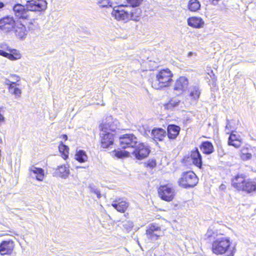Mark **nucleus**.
<instances>
[{
  "mask_svg": "<svg viewBox=\"0 0 256 256\" xmlns=\"http://www.w3.org/2000/svg\"><path fill=\"white\" fill-rule=\"evenodd\" d=\"M47 8V2L44 0H30L24 5L17 4L13 6L15 16L19 19L27 20L31 18L34 12H42Z\"/></svg>",
  "mask_w": 256,
  "mask_h": 256,
  "instance_id": "nucleus-1",
  "label": "nucleus"
},
{
  "mask_svg": "<svg viewBox=\"0 0 256 256\" xmlns=\"http://www.w3.org/2000/svg\"><path fill=\"white\" fill-rule=\"evenodd\" d=\"M126 4H120L114 6L112 12V16L118 21L126 22L130 20L138 22L140 20L142 10L140 8H126Z\"/></svg>",
  "mask_w": 256,
  "mask_h": 256,
  "instance_id": "nucleus-2",
  "label": "nucleus"
},
{
  "mask_svg": "<svg viewBox=\"0 0 256 256\" xmlns=\"http://www.w3.org/2000/svg\"><path fill=\"white\" fill-rule=\"evenodd\" d=\"M244 174H238L232 179V184L238 190L250 193L256 191V182L251 179H246Z\"/></svg>",
  "mask_w": 256,
  "mask_h": 256,
  "instance_id": "nucleus-3",
  "label": "nucleus"
},
{
  "mask_svg": "<svg viewBox=\"0 0 256 256\" xmlns=\"http://www.w3.org/2000/svg\"><path fill=\"white\" fill-rule=\"evenodd\" d=\"M230 244L228 238H218L212 242V252L217 255L228 253L227 256H234V250L230 247Z\"/></svg>",
  "mask_w": 256,
  "mask_h": 256,
  "instance_id": "nucleus-4",
  "label": "nucleus"
},
{
  "mask_svg": "<svg viewBox=\"0 0 256 256\" xmlns=\"http://www.w3.org/2000/svg\"><path fill=\"white\" fill-rule=\"evenodd\" d=\"M172 76L173 74L168 68L160 70L152 82V87L158 90L168 86L172 81Z\"/></svg>",
  "mask_w": 256,
  "mask_h": 256,
  "instance_id": "nucleus-5",
  "label": "nucleus"
},
{
  "mask_svg": "<svg viewBox=\"0 0 256 256\" xmlns=\"http://www.w3.org/2000/svg\"><path fill=\"white\" fill-rule=\"evenodd\" d=\"M198 182L196 174L192 171L184 172L178 180L179 185L188 188L194 186Z\"/></svg>",
  "mask_w": 256,
  "mask_h": 256,
  "instance_id": "nucleus-6",
  "label": "nucleus"
},
{
  "mask_svg": "<svg viewBox=\"0 0 256 256\" xmlns=\"http://www.w3.org/2000/svg\"><path fill=\"white\" fill-rule=\"evenodd\" d=\"M132 154L138 160H142L147 158L150 152V147L148 144L138 141L136 146L132 148Z\"/></svg>",
  "mask_w": 256,
  "mask_h": 256,
  "instance_id": "nucleus-7",
  "label": "nucleus"
},
{
  "mask_svg": "<svg viewBox=\"0 0 256 256\" xmlns=\"http://www.w3.org/2000/svg\"><path fill=\"white\" fill-rule=\"evenodd\" d=\"M138 143V138L132 134H124L119 137V144L123 149L133 148Z\"/></svg>",
  "mask_w": 256,
  "mask_h": 256,
  "instance_id": "nucleus-8",
  "label": "nucleus"
},
{
  "mask_svg": "<svg viewBox=\"0 0 256 256\" xmlns=\"http://www.w3.org/2000/svg\"><path fill=\"white\" fill-rule=\"evenodd\" d=\"M118 120L108 116L102 120L100 125V131L112 133L118 128Z\"/></svg>",
  "mask_w": 256,
  "mask_h": 256,
  "instance_id": "nucleus-9",
  "label": "nucleus"
},
{
  "mask_svg": "<svg viewBox=\"0 0 256 256\" xmlns=\"http://www.w3.org/2000/svg\"><path fill=\"white\" fill-rule=\"evenodd\" d=\"M162 232L160 226L156 224H150L146 230V235L148 239L151 242L157 240L162 236Z\"/></svg>",
  "mask_w": 256,
  "mask_h": 256,
  "instance_id": "nucleus-10",
  "label": "nucleus"
},
{
  "mask_svg": "<svg viewBox=\"0 0 256 256\" xmlns=\"http://www.w3.org/2000/svg\"><path fill=\"white\" fill-rule=\"evenodd\" d=\"M158 192L160 198L165 201L170 202L174 198V190L168 185L161 186Z\"/></svg>",
  "mask_w": 256,
  "mask_h": 256,
  "instance_id": "nucleus-11",
  "label": "nucleus"
},
{
  "mask_svg": "<svg viewBox=\"0 0 256 256\" xmlns=\"http://www.w3.org/2000/svg\"><path fill=\"white\" fill-rule=\"evenodd\" d=\"M15 22L12 16H7L0 20V29L4 32H10L14 29Z\"/></svg>",
  "mask_w": 256,
  "mask_h": 256,
  "instance_id": "nucleus-12",
  "label": "nucleus"
},
{
  "mask_svg": "<svg viewBox=\"0 0 256 256\" xmlns=\"http://www.w3.org/2000/svg\"><path fill=\"white\" fill-rule=\"evenodd\" d=\"M149 134H150L152 138L155 142L163 140L166 135V131L162 128H154L151 132L150 130H146L144 135L147 136Z\"/></svg>",
  "mask_w": 256,
  "mask_h": 256,
  "instance_id": "nucleus-13",
  "label": "nucleus"
},
{
  "mask_svg": "<svg viewBox=\"0 0 256 256\" xmlns=\"http://www.w3.org/2000/svg\"><path fill=\"white\" fill-rule=\"evenodd\" d=\"M101 146L108 148L114 144V134L112 132H106L100 131Z\"/></svg>",
  "mask_w": 256,
  "mask_h": 256,
  "instance_id": "nucleus-14",
  "label": "nucleus"
},
{
  "mask_svg": "<svg viewBox=\"0 0 256 256\" xmlns=\"http://www.w3.org/2000/svg\"><path fill=\"white\" fill-rule=\"evenodd\" d=\"M188 80L186 76H180L174 84V90L178 94L182 93L188 86Z\"/></svg>",
  "mask_w": 256,
  "mask_h": 256,
  "instance_id": "nucleus-15",
  "label": "nucleus"
},
{
  "mask_svg": "<svg viewBox=\"0 0 256 256\" xmlns=\"http://www.w3.org/2000/svg\"><path fill=\"white\" fill-rule=\"evenodd\" d=\"M14 248L13 241L10 240H4L0 244V254L2 255L10 254Z\"/></svg>",
  "mask_w": 256,
  "mask_h": 256,
  "instance_id": "nucleus-16",
  "label": "nucleus"
},
{
  "mask_svg": "<svg viewBox=\"0 0 256 256\" xmlns=\"http://www.w3.org/2000/svg\"><path fill=\"white\" fill-rule=\"evenodd\" d=\"M69 174V167L65 164L58 166L54 173V176H59L64 179L66 178Z\"/></svg>",
  "mask_w": 256,
  "mask_h": 256,
  "instance_id": "nucleus-17",
  "label": "nucleus"
},
{
  "mask_svg": "<svg viewBox=\"0 0 256 256\" xmlns=\"http://www.w3.org/2000/svg\"><path fill=\"white\" fill-rule=\"evenodd\" d=\"M188 96L192 100L196 102L200 95L201 90L198 86H192L188 90Z\"/></svg>",
  "mask_w": 256,
  "mask_h": 256,
  "instance_id": "nucleus-18",
  "label": "nucleus"
},
{
  "mask_svg": "<svg viewBox=\"0 0 256 256\" xmlns=\"http://www.w3.org/2000/svg\"><path fill=\"white\" fill-rule=\"evenodd\" d=\"M190 158L192 160L193 164L199 168L202 166V158L198 148H196L194 150L191 152Z\"/></svg>",
  "mask_w": 256,
  "mask_h": 256,
  "instance_id": "nucleus-19",
  "label": "nucleus"
},
{
  "mask_svg": "<svg viewBox=\"0 0 256 256\" xmlns=\"http://www.w3.org/2000/svg\"><path fill=\"white\" fill-rule=\"evenodd\" d=\"M168 136L169 139L174 140L178 135L180 131V128L175 124H170L167 128Z\"/></svg>",
  "mask_w": 256,
  "mask_h": 256,
  "instance_id": "nucleus-20",
  "label": "nucleus"
},
{
  "mask_svg": "<svg viewBox=\"0 0 256 256\" xmlns=\"http://www.w3.org/2000/svg\"><path fill=\"white\" fill-rule=\"evenodd\" d=\"M241 144L242 142L240 136L232 132L229 136L228 144L238 148L241 146Z\"/></svg>",
  "mask_w": 256,
  "mask_h": 256,
  "instance_id": "nucleus-21",
  "label": "nucleus"
},
{
  "mask_svg": "<svg viewBox=\"0 0 256 256\" xmlns=\"http://www.w3.org/2000/svg\"><path fill=\"white\" fill-rule=\"evenodd\" d=\"M14 31L16 36L20 39H24L26 36V32L25 26L22 24H18L14 26Z\"/></svg>",
  "mask_w": 256,
  "mask_h": 256,
  "instance_id": "nucleus-22",
  "label": "nucleus"
},
{
  "mask_svg": "<svg viewBox=\"0 0 256 256\" xmlns=\"http://www.w3.org/2000/svg\"><path fill=\"white\" fill-rule=\"evenodd\" d=\"M188 24L190 26L199 28L202 27L204 22L200 18L194 16L188 18Z\"/></svg>",
  "mask_w": 256,
  "mask_h": 256,
  "instance_id": "nucleus-23",
  "label": "nucleus"
},
{
  "mask_svg": "<svg viewBox=\"0 0 256 256\" xmlns=\"http://www.w3.org/2000/svg\"><path fill=\"white\" fill-rule=\"evenodd\" d=\"M112 206L118 212H124L128 206V204L125 201L120 200L114 201Z\"/></svg>",
  "mask_w": 256,
  "mask_h": 256,
  "instance_id": "nucleus-24",
  "label": "nucleus"
},
{
  "mask_svg": "<svg viewBox=\"0 0 256 256\" xmlns=\"http://www.w3.org/2000/svg\"><path fill=\"white\" fill-rule=\"evenodd\" d=\"M30 171L33 174L32 177H36V179L38 181H42L44 178V170L42 168H38L34 166H32Z\"/></svg>",
  "mask_w": 256,
  "mask_h": 256,
  "instance_id": "nucleus-25",
  "label": "nucleus"
},
{
  "mask_svg": "<svg viewBox=\"0 0 256 256\" xmlns=\"http://www.w3.org/2000/svg\"><path fill=\"white\" fill-rule=\"evenodd\" d=\"M200 150L203 153L210 154L214 152V148L212 143L209 141H205L202 143Z\"/></svg>",
  "mask_w": 256,
  "mask_h": 256,
  "instance_id": "nucleus-26",
  "label": "nucleus"
},
{
  "mask_svg": "<svg viewBox=\"0 0 256 256\" xmlns=\"http://www.w3.org/2000/svg\"><path fill=\"white\" fill-rule=\"evenodd\" d=\"M188 7L191 12H197L200 8V4L198 0H190Z\"/></svg>",
  "mask_w": 256,
  "mask_h": 256,
  "instance_id": "nucleus-27",
  "label": "nucleus"
},
{
  "mask_svg": "<svg viewBox=\"0 0 256 256\" xmlns=\"http://www.w3.org/2000/svg\"><path fill=\"white\" fill-rule=\"evenodd\" d=\"M124 4H126V8H138L140 4H141L142 0H124Z\"/></svg>",
  "mask_w": 256,
  "mask_h": 256,
  "instance_id": "nucleus-28",
  "label": "nucleus"
},
{
  "mask_svg": "<svg viewBox=\"0 0 256 256\" xmlns=\"http://www.w3.org/2000/svg\"><path fill=\"white\" fill-rule=\"evenodd\" d=\"M76 159L80 162H84L87 160L88 156L86 152L83 150H79L75 156Z\"/></svg>",
  "mask_w": 256,
  "mask_h": 256,
  "instance_id": "nucleus-29",
  "label": "nucleus"
},
{
  "mask_svg": "<svg viewBox=\"0 0 256 256\" xmlns=\"http://www.w3.org/2000/svg\"><path fill=\"white\" fill-rule=\"evenodd\" d=\"M11 52H7V55L6 58H8L10 60H15L20 58L21 55L18 51L13 50H10Z\"/></svg>",
  "mask_w": 256,
  "mask_h": 256,
  "instance_id": "nucleus-30",
  "label": "nucleus"
},
{
  "mask_svg": "<svg viewBox=\"0 0 256 256\" xmlns=\"http://www.w3.org/2000/svg\"><path fill=\"white\" fill-rule=\"evenodd\" d=\"M180 101L176 98H172L170 100L168 103L164 105L165 108L167 110H172L174 108L178 106Z\"/></svg>",
  "mask_w": 256,
  "mask_h": 256,
  "instance_id": "nucleus-31",
  "label": "nucleus"
},
{
  "mask_svg": "<svg viewBox=\"0 0 256 256\" xmlns=\"http://www.w3.org/2000/svg\"><path fill=\"white\" fill-rule=\"evenodd\" d=\"M58 149L62 154V158L66 160L68 158V147L62 142L58 146Z\"/></svg>",
  "mask_w": 256,
  "mask_h": 256,
  "instance_id": "nucleus-32",
  "label": "nucleus"
},
{
  "mask_svg": "<svg viewBox=\"0 0 256 256\" xmlns=\"http://www.w3.org/2000/svg\"><path fill=\"white\" fill-rule=\"evenodd\" d=\"M16 82H12L8 86V90L11 94H14L16 96L20 97L22 91L19 88H16Z\"/></svg>",
  "mask_w": 256,
  "mask_h": 256,
  "instance_id": "nucleus-33",
  "label": "nucleus"
},
{
  "mask_svg": "<svg viewBox=\"0 0 256 256\" xmlns=\"http://www.w3.org/2000/svg\"><path fill=\"white\" fill-rule=\"evenodd\" d=\"M27 20H29L28 28L29 30H34L37 28L38 27V22L36 21V20L33 16V14L32 15L30 18L27 19Z\"/></svg>",
  "mask_w": 256,
  "mask_h": 256,
  "instance_id": "nucleus-34",
  "label": "nucleus"
},
{
  "mask_svg": "<svg viewBox=\"0 0 256 256\" xmlns=\"http://www.w3.org/2000/svg\"><path fill=\"white\" fill-rule=\"evenodd\" d=\"M114 156L118 158L128 157L130 154V152L126 150H114Z\"/></svg>",
  "mask_w": 256,
  "mask_h": 256,
  "instance_id": "nucleus-35",
  "label": "nucleus"
},
{
  "mask_svg": "<svg viewBox=\"0 0 256 256\" xmlns=\"http://www.w3.org/2000/svg\"><path fill=\"white\" fill-rule=\"evenodd\" d=\"M88 188L90 190V192L94 193L96 194L97 196V198H101V194L100 191L96 188V186L90 184L88 186Z\"/></svg>",
  "mask_w": 256,
  "mask_h": 256,
  "instance_id": "nucleus-36",
  "label": "nucleus"
},
{
  "mask_svg": "<svg viewBox=\"0 0 256 256\" xmlns=\"http://www.w3.org/2000/svg\"><path fill=\"white\" fill-rule=\"evenodd\" d=\"M98 4L101 8L112 6L110 0H100L98 2Z\"/></svg>",
  "mask_w": 256,
  "mask_h": 256,
  "instance_id": "nucleus-37",
  "label": "nucleus"
},
{
  "mask_svg": "<svg viewBox=\"0 0 256 256\" xmlns=\"http://www.w3.org/2000/svg\"><path fill=\"white\" fill-rule=\"evenodd\" d=\"M146 164L147 167H149L150 168H153L156 165V160L154 159L149 160Z\"/></svg>",
  "mask_w": 256,
  "mask_h": 256,
  "instance_id": "nucleus-38",
  "label": "nucleus"
},
{
  "mask_svg": "<svg viewBox=\"0 0 256 256\" xmlns=\"http://www.w3.org/2000/svg\"><path fill=\"white\" fill-rule=\"evenodd\" d=\"M241 158L243 160H246L250 159L252 158V154L250 153H242Z\"/></svg>",
  "mask_w": 256,
  "mask_h": 256,
  "instance_id": "nucleus-39",
  "label": "nucleus"
},
{
  "mask_svg": "<svg viewBox=\"0 0 256 256\" xmlns=\"http://www.w3.org/2000/svg\"><path fill=\"white\" fill-rule=\"evenodd\" d=\"M7 55V52H6L5 51L0 50V56H2L4 57H6Z\"/></svg>",
  "mask_w": 256,
  "mask_h": 256,
  "instance_id": "nucleus-40",
  "label": "nucleus"
},
{
  "mask_svg": "<svg viewBox=\"0 0 256 256\" xmlns=\"http://www.w3.org/2000/svg\"><path fill=\"white\" fill-rule=\"evenodd\" d=\"M0 48H4V49L6 48V50H10V49L8 48V47L4 44H0Z\"/></svg>",
  "mask_w": 256,
  "mask_h": 256,
  "instance_id": "nucleus-41",
  "label": "nucleus"
},
{
  "mask_svg": "<svg viewBox=\"0 0 256 256\" xmlns=\"http://www.w3.org/2000/svg\"><path fill=\"white\" fill-rule=\"evenodd\" d=\"M12 82H11L10 80H7V79H6V80L5 84H6V85H8V86H10V84Z\"/></svg>",
  "mask_w": 256,
  "mask_h": 256,
  "instance_id": "nucleus-42",
  "label": "nucleus"
},
{
  "mask_svg": "<svg viewBox=\"0 0 256 256\" xmlns=\"http://www.w3.org/2000/svg\"><path fill=\"white\" fill-rule=\"evenodd\" d=\"M4 116L0 114V122H4Z\"/></svg>",
  "mask_w": 256,
  "mask_h": 256,
  "instance_id": "nucleus-43",
  "label": "nucleus"
},
{
  "mask_svg": "<svg viewBox=\"0 0 256 256\" xmlns=\"http://www.w3.org/2000/svg\"><path fill=\"white\" fill-rule=\"evenodd\" d=\"M210 73H211V74H212V75H210V76L211 78H212V80L215 79V76H214V72H213L212 71H211Z\"/></svg>",
  "mask_w": 256,
  "mask_h": 256,
  "instance_id": "nucleus-44",
  "label": "nucleus"
},
{
  "mask_svg": "<svg viewBox=\"0 0 256 256\" xmlns=\"http://www.w3.org/2000/svg\"><path fill=\"white\" fill-rule=\"evenodd\" d=\"M62 138L64 139V140H67V139H68L67 135L62 134Z\"/></svg>",
  "mask_w": 256,
  "mask_h": 256,
  "instance_id": "nucleus-45",
  "label": "nucleus"
},
{
  "mask_svg": "<svg viewBox=\"0 0 256 256\" xmlns=\"http://www.w3.org/2000/svg\"><path fill=\"white\" fill-rule=\"evenodd\" d=\"M4 4L3 2H0V8H2V7H4Z\"/></svg>",
  "mask_w": 256,
  "mask_h": 256,
  "instance_id": "nucleus-46",
  "label": "nucleus"
},
{
  "mask_svg": "<svg viewBox=\"0 0 256 256\" xmlns=\"http://www.w3.org/2000/svg\"><path fill=\"white\" fill-rule=\"evenodd\" d=\"M193 53L192 52H189L188 54V56L190 57V56H191L192 55Z\"/></svg>",
  "mask_w": 256,
  "mask_h": 256,
  "instance_id": "nucleus-47",
  "label": "nucleus"
},
{
  "mask_svg": "<svg viewBox=\"0 0 256 256\" xmlns=\"http://www.w3.org/2000/svg\"><path fill=\"white\" fill-rule=\"evenodd\" d=\"M228 123H229V121L228 120V122H227V124L226 126V128H228Z\"/></svg>",
  "mask_w": 256,
  "mask_h": 256,
  "instance_id": "nucleus-48",
  "label": "nucleus"
},
{
  "mask_svg": "<svg viewBox=\"0 0 256 256\" xmlns=\"http://www.w3.org/2000/svg\"><path fill=\"white\" fill-rule=\"evenodd\" d=\"M254 156H256V153L254 154Z\"/></svg>",
  "mask_w": 256,
  "mask_h": 256,
  "instance_id": "nucleus-49",
  "label": "nucleus"
}]
</instances>
